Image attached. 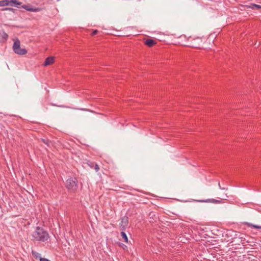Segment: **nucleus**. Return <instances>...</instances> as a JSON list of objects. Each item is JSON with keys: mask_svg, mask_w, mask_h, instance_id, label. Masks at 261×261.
I'll return each instance as SVG.
<instances>
[{"mask_svg": "<svg viewBox=\"0 0 261 261\" xmlns=\"http://www.w3.org/2000/svg\"><path fill=\"white\" fill-rule=\"evenodd\" d=\"M32 237L36 241L44 242L48 240L49 234L43 228L37 227L32 234Z\"/></svg>", "mask_w": 261, "mask_h": 261, "instance_id": "f257e3e1", "label": "nucleus"}, {"mask_svg": "<svg viewBox=\"0 0 261 261\" xmlns=\"http://www.w3.org/2000/svg\"><path fill=\"white\" fill-rule=\"evenodd\" d=\"M65 187L70 193H75L79 187L77 178L72 177L68 178L65 182Z\"/></svg>", "mask_w": 261, "mask_h": 261, "instance_id": "f03ea898", "label": "nucleus"}, {"mask_svg": "<svg viewBox=\"0 0 261 261\" xmlns=\"http://www.w3.org/2000/svg\"><path fill=\"white\" fill-rule=\"evenodd\" d=\"M13 49L14 52L18 55H23L27 53V50L26 49L20 47V42L18 38H16L14 40Z\"/></svg>", "mask_w": 261, "mask_h": 261, "instance_id": "7ed1b4c3", "label": "nucleus"}, {"mask_svg": "<svg viewBox=\"0 0 261 261\" xmlns=\"http://www.w3.org/2000/svg\"><path fill=\"white\" fill-rule=\"evenodd\" d=\"M21 2L18 0H2L0 1V7L11 6L19 8L18 6L21 5Z\"/></svg>", "mask_w": 261, "mask_h": 261, "instance_id": "20e7f679", "label": "nucleus"}, {"mask_svg": "<svg viewBox=\"0 0 261 261\" xmlns=\"http://www.w3.org/2000/svg\"><path fill=\"white\" fill-rule=\"evenodd\" d=\"M128 224V218L127 216H123L121 219V222L119 224V228L121 230L125 231Z\"/></svg>", "mask_w": 261, "mask_h": 261, "instance_id": "39448f33", "label": "nucleus"}, {"mask_svg": "<svg viewBox=\"0 0 261 261\" xmlns=\"http://www.w3.org/2000/svg\"><path fill=\"white\" fill-rule=\"evenodd\" d=\"M21 8H22L28 11L33 12H39L41 10V9L39 8L32 7V6L30 4L23 5L21 6Z\"/></svg>", "mask_w": 261, "mask_h": 261, "instance_id": "423d86ee", "label": "nucleus"}, {"mask_svg": "<svg viewBox=\"0 0 261 261\" xmlns=\"http://www.w3.org/2000/svg\"><path fill=\"white\" fill-rule=\"evenodd\" d=\"M201 42L202 40L201 38L198 37L196 38L195 39H194V41L192 42L190 46L194 48H200V43H201Z\"/></svg>", "mask_w": 261, "mask_h": 261, "instance_id": "0eeeda50", "label": "nucleus"}, {"mask_svg": "<svg viewBox=\"0 0 261 261\" xmlns=\"http://www.w3.org/2000/svg\"><path fill=\"white\" fill-rule=\"evenodd\" d=\"M220 199H207L206 200H200V202H212L214 203H221L222 202V199L219 198Z\"/></svg>", "mask_w": 261, "mask_h": 261, "instance_id": "6e6552de", "label": "nucleus"}, {"mask_svg": "<svg viewBox=\"0 0 261 261\" xmlns=\"http://www.w3.org/2000/svg\"><path fill=\"white\" fill-rule=\"evenodd\" d=\"M54 62V58L53 57H48L45 60L43 63L44 66H47L53 64Z\"/></svg>", "mask_w": 261, "mask_h": 261, "instance_id": "1a4fd4ad", "label": "nucleus"}, {"mask_svg": "<svg viewBox=\"0 0 261 261\" xmlns=\"http://www.w3.org/2000/svg\"><path fill=\"white\" fill-rule=\"evenodd\" d=\"M144 44L148 46V47H152L153 46L154 44H156V42L153 39H146L145 42H144Z\"/></svg>", "mask_w": 261, "mask_h": 261, "instance_id": "9d476101", "label": "nucleus"}, {"mask_svg": "<svg viewBox=\"0 0 261 261\" xmlns=\"http://www.w3.org/2000/svg\"><path fill=\"white\" fill-rule=\"evenodd\" d=\"M8 38V34L5 32H1L0 31V42H5L7 40Z\"/></svg>", "mask_w": 261, "mask_h": 261, "instance_id": "9b49d317", "label": "nucleus"}, {"mask_svg": "<svg viewBox=\"0 0 261 261\" xmlns=\"http://www.w3.org/2000/svg\"><path fill=\"white\" fill-rule=\"evenodd\" d=\"M244 224L248 227L254 228L255 229H261V225H254L249 222H245Z\"/></svg>", "mask_w": 261, "mask_h": 261, "instance_id": "f8f14e48", "label": "nucleus"}, {"mask_svg": "<svg viewBox=\"0 0 261 261\" xmlns=\"http://www.w3.org/2000/svg\"><path fill=\"white\" fill-rule=\"evenodd\" d=\"M247 7L249 8L254 9H261V5L255 4H250V5L247 6Z\"/></svg>", "mask_w": 261, "mask_h": 261, "instance_id": "ddd939ff", "label": "nucleus"}, {"mask_svg": "<svg viewBox=\"0 0 261 261\" xmlns=\"http://www.w3.org/2000/svg\"><path fill=\"white\" fill-rule=\"evenodd\" d=\"M121 236L125 243H128V238L124 231L121 232Z\"/></svg>", "mask_w": 261, "mask_h": 261, "instance_id": "4468645a", "label": "nucleus"}, {"mask_svg": "<svg viewBox=\"0 0 261 261\" xmlns=\"http://www.w3.org/2000/svg\"><path fill=\"white\" fill-rule=\"evenodd\" d=\"M91 164L93 165L95 171L96 172L98 171L99 170V167L98 165L97 164L95 163H92L91 162Z\"/></svg>", "mask_w": 261, "mask_h": 261, "instance_id": "2eb2a0df", "label": "nucleus"}, {"mask_svg": "<svg viewBox=\"0 0 261 261\" xmlns=\"http://www.w3.org/2000/svg\"><path fill=\"white\" fill-rule=\"evenodd\" d=\"M41 141L42 142H43L44 144L47 145V146H49L50 141L48 140H46L44 139H41Z\"/></svg>", "mask_w": 261, "mask_h": 261, "instance_id": "dca6fc26", "label": "nucleus"}, {"mask_svg": "<svg viewBox=\"0 0 261 261\" xmlns=\"http://www.w3.org/2000/svg\"><path fill=\"white\" fill-rule=\"evenodd\" d=\"M3 10H9V11H12L13 13H14L15 11V10L14 9L12 8H6L3 9Z\"/></svg>", "mask_w": 261, "mask_h": 261, "instance_id": "f3484780", "label": "nucleus"}, {"mask_svg": "<svg viewBox=\"0 0 261 261\" xmlns=\"http://www.w3.org/2000/svg\"><path fill=\"white\" fill-rule=\"evenodd\" d=\"M119 246L121 247L123 249H125L127 248V246L121 243H119Z\"/></svg>", "mask_w": 261, "mask_h": 261, "instance_id": "a211bd4d", "label": "nucleus"}, {"mask_svg": "<svg viewBox=\"0 0 261 261\" xmlns=\"http://www.w3.org/2000/svg\"><path fill=\"white\" fill-rule=\"evenodd\" d=\"M32 254L34 255V256L37 257L38 255H40L39 253L32 250Z\"/></svg>", "mask_w": 261, "mask_h": 261, "instance_id": "6ab92c4d", "label": "nucleus"}, {"mask_svg": "<svg viewBox=\"0 0 261 261\" xmlns=\"http://www.w3.org/2000/svg\"><path fill=\"white\" fill-rule=\"evenodd\" d=\"M98 31L97 30H94L91 34V36H94V35H95L97 34L98 33Z\"/></svg>", "mask_w": 261, "mask_h": 261, "instance_id": "aec40b11", "label": "nucleus"}, {"mask_svg": "<svg viewBox=\"0 0 261 261\" xmlns=\"http://www.w3.org/2000/svg\"><path fill=\"white\" fill-rule=\"evenodd\" d=\"M40 261H50V260H49V259H48L47 258H42V257H40Z\"/></svg>", "mask_w": 261, "mask_h": 261, "instance_id": "412c9836", "label": "nucleus"}, {"mask_svg": "<svg viewBox=\"0 0 261 261\" xmlns=\"http://www.w3.org/2000/svg\"><path fill=\"white\" fill-rule=\"evenodd\" d=\"M90 164H88V165H89L91 168L94 167L93 165V164H91V163H90Z\"/></svg>", "mask_w": 261, "mask_h": 261, "instance_id": "4be33fe9", "label": "nucleus"}, {"mask_svg": "<svg viewBox=\"0 0 261 261\" xmlns=\"http://www.w3.org/2000/svg\"><path fill=\"white\" fill-rule=\"evenodd\" d=\"M218 185H219V188H220L221 189H225V188H221V185H220V183H219V184H218Z\"/></svg>", "mask_w": 261, "mask_h": 261, "instance_id": "5701e85b", "label": "nucleus"}]
</instances>
